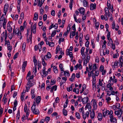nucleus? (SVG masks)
Returning a JSON list of instances; mask_svg holds the SVG:
<instances>
[{
  "label": "nucleus",
  "instance_id": "obj_1",
  "mask_svg": "<svg viewBox=\"0 0 123 123\" xmlns=\"http://www.w3.org/2000/svg\"><path fill=\"white\" fill-rule=\"evenodd\" d=\"M3 22V26L4 28L6 27V19L5 18V16L4 14H3L2 16L1 17L0 20V25H2Z\"/></svg>",
  "mask_w": 123,
  "mask_h": 123
},
{
  "label": "nucleus",
  "instance_id": "obj_2",
  "mask_svg": "<svg viewBox=\"0 0 123 123\" xmlns=\"http://www.w3.org/2000/svg\"><path fill=\"white\" fill-rule=\"evenodd\" d=\"M105 13L106 15H108V18L111 20V21H112L113 18L112 17V14L109 12L108 8L105 7Z\"/></svg>",
  "mask_w": 123,
  "mask_h": 123
},
{
  "label": "nucleus",
  "instance_id": "obj_3",
  "mask_svg": "<svg viewBox=\"0 0 123 123\" xmlns=\"http://www.w3.org/2000/svg\"><path fill=\"white\" fill-rule=\"evenodd\" d=\"M103 117H105L106 116L109 115L111 116L113 114V112L111 110L110 111L109 110L103 111Z\"/></svg>",
  "mask_w": 123,
  "mask_h": 123
},
{
  "label": "nucleus",
  "instance_id": "obj_4",
  "mask_svg": "<svg viewBox=\"0 0 123 123\" xmlns=\"http://www.w3.org/2000/svg\"><path fill=\"white\" fill-rule=\"evenodd\" d=\"M24 111L25 113H26V115L25 117V119H27L29 114L30 110H29V108H27V105L25 104L24 106Z\"/></svg>",
  "mask_w": 123,
  "mask_h": 123
},
{
  "label": "nucleus",
  "instance_id": "obj_5",
  "mask_svg": "<svg viewBox=\"0 0 123 123\" xmlns=\"http://www.w3.org/2000/svg\"><path fill=\"white\" fill-rule=\"evenodd\" d=\"M13 33V34L17 35L18 36H20V39H22V37L21 34V32L20 31H19L18 29H16L15 30H14Z\"/></svg>",
  "mask_w": 123,
  "mask_h": 123
},
{
  "label": "nucleus",
  "instance_id": "obj_6",
  "mask_svg": "<svg viewBox=\"0 0 123 123\" xmlns=\"http://www.w3.org/2000/svg\"><path fill=\"white\" fill-rule=\"evenodd\" d=\"M115 113L119 118H120L121 117L122 112L118 109L117 110L115 111Z\"/></svg>",
  "mask_w": 123,
  "mask_h": 123
},
{
  "label": "nucleus",
  "instance_id": "obj_7",
  "mask_svg": "<svg viewBox=\"0 0 123 123\" xmlns=\"http://www.w3.org/2000/svg\"><path fill=\"white\" fill-rule=\"evenodd\" d=\"M12 23L11 22H9L7 24V30L10 32H11L12 30V28L11 25H12Z\"/></svg>",
  "mask_w": 123,
  "mask_h": 123
},
{
  "label": "nucleus",
  "instance_id": "obj_8",
  "mask_svg": "<svg viewBox=\"0 0 123 123\" xmlns=\"http://www.w3.org/2000/svg\"><path fill=\"white\" fill-rule=\"evenodd\" d=\"M46 68L45 67H43L42 69V73L43 75H42V78L44 77V76H46L48 74V72L45 71Z\"/></svg>",
  "mask_w": 123,
  "mask_h": 123
},
{
  "label": "nucleus",
  "instance_id": "obj_9",
  "mask_svg": "<svg viewBox=\"0 0 123 123\" xmlns=\"http://www.w3.org/2000/svg\"><path fill=\"white\" fill-rule=\"evenodd\" d=\"M32 112L34 114L36 115L39 114V110L36 108H34L33 107L32 108H31Z\"/></svg>",
  "mask_w": 123,
  "mask_h": 123
},
{
  "label": "nucleus",
  "instance_id": "obj_10",
  "mask_svg": "<svg viewBox=\"0 0 123 123\" xmlns=\"http://www.w3.org/2000/svg\"><path fill=\"white\" fill-rule=\"evenodd\" d=\"M91 102H93V105L94 110H96L97 109V101L93 99L92 100Z\"/></svg>",
  "mask_w": 123,
  "mask_h": 123
},
{
  "label": "nucleus",
  "instance_id": "obj_11",
  "mask_svg": "<svg viewBox=\"0 0 123 123\" xmlns=\"http://www.w3.org/2000/svg\"><path fill=\"white\" fill-rule=\"evenodd\" d=\"M31 35H32V32L34 34H35L36 32V25L35 24H34L32 27L31 30Z\"/></svg>",
  "mask_w": 123,
  "mask_h": 123
},
{
  "label": "nucleus",
  "instance_id": "obj_12",
  "mask_svg": "<svg viewBox=\"0 0 123 123\" xmlns=\"http://www.w3.org/2000/svg\"><path fill=\"white\" fill-rule=\"evenodd\" d=\"M109 117L110 118V120L111 122H113L114 123H117V119L116 118L114 117L113 115H110Z\"/></svg>",
  "mask_w": 123,
  "mask_h": 123
},
{
  "label": "nucleus",
  "instance_id": "obj_13",
  "mask_svg": "<svg viewBox=\"0 0 123 123\" xmlns=\"http://www.w3.org/2000/svg\"><path fill=\"white\" fill-rule=\"evenodd\" d=\"M51 55L50 53L49 52H47V54L44 57V58L46 60L51 57Z\"/></svg>",
  "mask_w": 123,
  "mask_h": 123
},
{
  "label": "nucleus",
  "instance_id": "obj_14",
  "mask_svg": "<svg viewBox=\"0 0 123 123\" xmlns=\"http://www.w3.org/2000/svg\"><path fill=\"white\" fill-rule=\"evenodd\" d=\"M62 80L60 83V85L61 86L64 83H65L67 80V77H63L62 78Z\"/></svg>",
  "mask_w": 123,
  "mask_h": 123
},
{
  "label": "nucleus",
  "instance_id": "obj_15",
  "mask_svg": "<svg viewBox=\"0 0 123 123\" xmlns=\"http://www.w3.org/2000/svg\"><path fill=\"white\" fill-rule=\"evenodd\" d=\"M96 6V4L95 3H92L90 5V9L91 10H92L94 9H95Z\"/></svg>",
  "mask_w": 123,
  "mask_h": 123
},
{
  "label": "nucleus",
  "instance_id": "obj_16",
  "mask_svg": "<svg viewBox=\"0 0 123 123\" xmlns=\"http://www.w3.org/2000/svg\"><path fill=\"white\" fill-rule=\"evenodd\" d=\"M88 97H84L82 99V101L83 104H85L87 103L88 100Z\"/></svg>",
  "mask_w": 123,
  "mask_h": 123
},
{
  "label": "nucleus",
  "instance_id": "obj_17",
  "mask_svg": "<svg viewBox=\"0 0 123 123\" xmlns=\"http://www.w3.org/2000/svg\"><path fill=\"white\" fill-rule=\"evenodd\" d=\"M27 62L26 61H25L23 63L22 66V71L23 72L25 71V67L26 66Z\"/></svg>",
  "mask_w": 123,
  "mask_h": 123
},
{
  "label": "nucleus",
  "instance_id": "obj_18",
  "mask_svg": "<svg viewBox=\"0 0 123 123\" xmlns=\"http://www.w3.org/2000/svg\"><path fill=\"white\" fill-rule=\"evenodd\" d=\"M32 35H29L27 36V43H29L30 41L31 42V43H32L31 42V37Z\"/></svg>",
  "mask_w": 123,
  "mask_h": 123
},
{
  "label": "nucleus",
  "instance_id": "obj_19",
  "mask_svg": "<svg viewBox=\"0 0 123 123\" xmlns=\"http://www.w3.org/2000/svg\"><path fill=\"white\" fill-rule=\"evenodd\" d=\"M78 10L81 14L84 15L85 12V9L83 7L79 9Z\"/></svg>",
  "mask_w": 123,
  "mask_h": 123
},
{
  "label": "nucleus",
  "instance_id": "obj_20",
  "mask_svg": "<svg viewBox=\"0 0 123 123\" xmlns=\"http://www.w3.org/2000/svg\"><path fill=\"white\" fill-rule=\"evenodd\" d=\"M57 86L56 85H55L53 86L51 88L50 90V92H52L54 90V91H56L57 90Z\"/></svg>",
  "mask_w": 123,
  "mask_h": 123
},
{
  "label": "nucleus",
  "instance_id": "obj_21",
  "mask_svg": "<svg viewBox=\"0 0 123 123\" xmlns=\"http://www.w3.org/2000/svg\"><path fill=\"white\" fill-rule=\"evenodd\" d=\"M46 44L49 45V46L50 47H53L54 46L55 44L53 42H49L47 40H45Z\"/></svg>",
  "mask_w": 123,
  "mask_h": 123
},
{
  "label": "nucleus",
  "instance_id": "obj_22",
  "mask_svg": "<svg viewBox=\"0 0 123 123\" xmlns=\"http://www.w3.org/2000/svg\"><path fill=\"white\" fill-rule=\"evenodd\" d=\"M108 15H106L105 14V16L103 15H102L101 16V19L102 20H105V21L107 20L108 18L107 17Z\"/></svg>",
  "mask_w": 123,
  "mask_h": 123
},
{
  "label": "nucleus",
  "instance_id": "obj_23",
  "mask_svg": "<svg viewBox=\"0 0 123 123\" xmlns=\"http://www.w3.org/2000/svg\"><path fill=\"white\" fill-rule=\"evenodd\" d=\"M95 116V113L94 111H92L90 113V117L92 119H93Z\"/></svg>",
  "mask_w": 123,
  "mask_h": 123
},
{
  "label": "nucleus",
  "instance_id": "obj_24",
  "mask_svg": "<svg viewBox=\"0 0 123 123\" xmlns=\"http://www.w3.org/2000/svg\"><path fill=\"white\" fill-rule=\"evenodd\" d=\"M53 70L54 72L56 74H57L58 72V70L57 67L56 66H54L53 68Z\"/></svg>",
  "mask_w": 123,
  "mask_h": 123
},
{
  "label": "nucleus",
  "instance_id": "obj_25",
  "mask_svg": "<svg viewBox=\"0 0 123 123\" xmlns=\"http://www.w3.org/2000/svg\"><path fill=\"white\" fill-rule=\"evenodd\" d=\"M98 120L99 121H101L102 120L103 116L102 114L101 113H98Z\"/></svg>",
  "mask_w": 123,
  "mask_h": 123
},
{
  "label": "nucleus",
  "instance_id": "obj_26",
  "mask_svg": "<svg viewBox=\"0 0 123 123\" xmlns=\"http://www.w3.org/2000/svg\"><path fill=\"white\" fill-rule=\"evenodd\" d=\"M107 88H109L110 91H112L113 90V88L112 86V85L111 83H108L107 85Z\"/></svg>",
  "mask_w": 123,
  "mask_h": 123
},
{
  "label": "nucleus",
  "instance_id": "obj_27",
  "mask_svg": "<svg viewBox=\"0 0 123 123\" xmlns=\"http://www.w3.org/2000/svg\"><path fill=\"white\" fill-rule=\"evenodd\" d=\"M62 50V49L61 48H60V47L59 45H58L56 48V54H57L58 52L59 51H61Z\"/></svg>",
  "mask_w": 123,
  "mask_h": 123
},
{
  "label": "nucleus",
  "instance_id": "obj_28",
  "mask_svg": "<svg viewBox=\"0 0 123 123\" xmlns=\"http://www.w3.org/2000/svg\"><path fill=\"white\" fill-rule=\"evenodd\" d=\"M25 91H24V90H23V92L22 93L21 95V100L22 101H24V96L25 95Z\"/></svg>",
  "mask_w": 123,
  "mask_h": 123
},
{
  "label": "nucleus",
  "instance_id": "obj_29",
  "mask_svg": "<svg viewBox=\"0 0 123 123\" xmlns=\"http://www.w3.org/2000/svg\"><path fill=\"white\" fill-rule=\"evenodd\" d=\"M75 77V74L74 73H73L72 74L71 78L69 79V80L71 81H73L74 80Z\"/></svg>",
  "mask_w": 123,
  "mask_h": 123
},
{
  "label": "nucleus",
  "instance_id": "obj_30",
  "mask_svg": "<svg viewBox=\"0 0 123 123\" xmlns=\"http://www.w3.org/2000/svg\"><path fill=\"white\" fill-rule=\"evenodd\" d=\"M6 96L5 95H4L2 101L3 102L4 104H6L7 102V98H6Z\"/></svg>",
  "mask_w": 123,
  "mask_h": 123
},
{
  "label": "nucleus",
  "instance_id": "obj_31",
  "mask_svg": "<svg viewBox=\"0 0 123 123\" xmlns=\"http://www.w3.org/2000/svg\"><path fill=\"white\" fill-rule=\"evenodd\" d=\"M38 13L37 12H35L34 14V20H36L38 19Z\"/></svg>",
  "mask_w": 123,
  "mask_h": 123
},
{
  "label": "nucleus",
  "instance_id": "obj_32",
  "mask_svg": "<svg viewBox=\"0 0 123 123\" xmlns=\"http://www.w3.org/2000/svg\"><path fill=\"white\" fill-rule=\"evenodd\" d=\"M103 82H104L103 79H102L101 80L99 79L98 82V84L100 86H102L103 85Z\"/></svg>",
  "mask_w": 123,
  "mask_h": 123
},
{
  "label": "nucleus",
  "instance_id": "obj_33",
  "mask_svg": "<svg viewBox=\"0 0 123 123\" xmlns=\"http://www.w3.org/2000/svg\"><path fill=\"white\" fill-rule=\"evenodd\" d=\"M67 55H69L71 59V61H72L73 59V54L71 52H68V53Z\"/></svg>",
  "mask_w": 123,
  "mask_h": 123
},
{
  "label": "nucleus",
  "instance_id": "obj_34",
  "mask_svg": "<svg viewBox=\"0 0 123 123\" xmlns=\"http://www.w3.org/2000/svg\"><path fill=\"white\" fill-rule=\"evenodd\" d=\"M73 2V0H70L69 2V7L71 10L72 9V4Z\"/></svg>",
  "mask_w": 123,
  "mask_h": 123
},
{
  "label": "nucleus",
  "instance_id": "obj_35",
  "mask_svg": "<svg viewBox=\"0 0 123 123\" xmlns=\"http://www.w3.org/2000/svg\"><path fill=\"white\" fill-rule=\"evenodd\" d=\"M83 6L84 7H86L88 5V2L86 0H84L83 2Z\"/></svg>",
  "mask_w": 123,
  "mask_h": 123
},
{
  "label": "nucleus",
  "instance_id": "obj_36",
  "mask_svg": "<svg viewBox=\"0 0 123 123\" xmlns=\"http://www.w3.org/2000/svg\"><path fill=\"white\" fill-rule=\"evenodd\" d=\"M86 88V85L85 84L83 85L82 87V89L80 93H82Z\"/></svg>",
  "mask_w": 123,
  "mask_h": 123
},
{
  "label": "nucleus",
  "instance_id": "obj_37",
  "mask_svg": "<svg viewBox=\"0 0 123 123\" xmlns=\"http://www.w3.org/2000/svg\"><path fill=\"white\" fill-rule=\"evenodd\" d=\"M64 74L65 76L66 77L67 76L68 77L70 75L69 72L67 71H65L64 72Z\"/></svg>",
  "mask_w": 123,
  "mask_h": 123
},
{
  "label": "nucleus",
  "instance_id": "obj_38",
  "mask_svg": "<svg viewBox=\"0 0 123 123\" xmlns=\"http://www.w3.org/2000/svg\"><path fill=\"white\" fill-rule=\"evenodd\" d=\"M26 47V43H23L22 44V49L23 52L25 51V48Z\"/></svg>",
  "mask_w": 123,
  "mask_h": 123
},
{
  "label": "nucleus",
  "instance_id": "obj_39",
  "mask_svg": "<svg viewBox=\"0 0 123 123\" xmlns=\"http://www.w3.org/2000/svg\"><path fill=\"white\" fill-rule=\"evenodd\" d=\"M41 98L40 96H38L36 98V102L37 104H39L41 100Z\"/></svg>",
  "mask_w": 123,
  "mask_h": 123
},
{
  "label": "nucleus",
  "instance_id": "obj_40",
  "mask_svg": "<svg viewBox=\"0 0 123 123\" xmlns=\"http://www.w3.org/2000/svg\"><path fill=\"white\" fill-rule=\"evenodd\" d=\"M42 63L44 66L43 67H45L47 65V64L45 62L44 59L42 58Z\"/></svg>",
  "mask_w": 123,
  "mask_h": 123
},
{
  "label": "nucleus",
  "instance_id": "obj_41",
  "mask_svg": "<svg viewBox=\"0 0 123 123\" xmlns=\"http://www.w3.org/2000/svg\"><path fill=\"white\" fill-rule=\"evenodd\" d=\"M4 32H3L1 35V36L0 37L1 41V42H3V38L4 37Z\"/></svg>",
  "mask_w": 123,
  "mask_h": 123
},
{
  "label": "nucleus",
  "instance_id": "obj_42",
  "mask_svg": "<svg viewBox=\"0 0 123 123\" xmlns=\"http://www.w3.org/2000/svg\"><path fill=\"white\" fill-rule=\"evenodd\" d=\"M20 111L19 110H18V111L17 113V119H18V120H19V119L20 118Z\"/></svg>",
  "mask_w": 123,
  "mask_h": 123
},
{
  "label": "nucleus",
  "instance_id": "obj_43",
  "mask_svg": "<svg viewBox=\"0 0 123 123\" xmlns=\"http://www.w3.org/2000/svg\"><path fill=\"white\" fill-rule=\"evenodd\" d=\"M86 71H88V76L89 77H91L92 76V74L88 70V68L87 67H86Z\"/></svg>",
  "mask_w": 123,
  "mask_h": 123
},
{
  "label": "nucleus",
  "instance_id": "obj_44",
  "mask_svg": "<svg viewBox=\"0 0 123 123\" xmlns=\"http://www.w3.org/2000/svg\"><path fill=\"white\" fill-rule=\"evenodd\" d=\"M37 66H35L33 68V72H34L35 74H36L37 72Z\"/></svg>",
  "mask_w": 123,
  "mask_h": 123
},
{
  "label": "nucleus",
  "instance_id": "obj_45",
  "mask_svg": "<svg viewBox=\"0 0 123 123\" xmlns=\"http://www.w3.org/2000/svg\"><path fill=\"white\" fill-rule=\"evenodd\" d=\"M113 43V41L111 38H110L108 42V45H110V44H112Z\"/></svg>",
  "mask_w": 123,
  "mask_h": 123
},
{
  "label": "nucleus",
  "instance_id": "obj_46",
  "mask_svg": "<svg viewBox=\"0 0 123 123\" xmlns=\"http://www.w3.org/2000/svg\"><path fill=\"white\" fill-rule=\"evenodd\" d=\"M86 108H88L89 111L90 110V108L91 110V106L90 103H87L86 104Z\"/></svg>",
  "mask_w": 123,
  "mask_h": 123
},
{
  "label": "nucleus",
  "instance_id": "obj_47",
  "mask_svg": "<svg viewBox=\"0 0 123 123\" xmlns=\"http://www.w3.org/2000/svg\"><path fill=\"white\" fill-rule=\"evenodd\" d=\"M64 116H66L67 114V111L65 109H63L62 110Z\"/></svg>",
  "mask_w": 123,
  "mask_h": 123
},
{
  "label": "nucleus",
  "instance_id": "obj_48",
  "mask_svg": "<svg viewBox=\"0 0 123 123\" xmlns=\"http://www.w3.org/2000/svg\"><path fill=\"white\" fill-rule=\"evenodd\" d=\"M79 90L78 89L74 88L73 90V92H75L76 93H79Z\"/></svg>",
  "mask_w": 123,
  "mask_h": 123
},
{
  "label": "nucleus",
  "instance_id": "obj_49",
  "mask_svg": "<svg viewBox=\"0 0 123 123\" xmlns=\"http://www.w3.org/2000/svg\"><path fill=\"white\" fill-rule=\"evenodd\" d=\"M82 117L85 120L86 118V114H84V111H83L82 112Z\"/></svg>",
  "mask_w": 123,
  "mask_h": 123
},
{
  "label": "nucleus",
  "instance_id": "obj_50",
  "mask_svg": "<svg viewBox=\"0 0 123 123\" xmlns=\"http://www.w3.org/2000/svg\"><path fill=\"white\" fill-rule=\"evenodd\" d=\"M75 116L78 119H80V117L79 114L77 112H76L75 113Z\"/></svg>",
  "mask_w": 123,
  "mask_h": 123
},
{
  "label": "nucleus",
  "instance_id": "obj_51",
  "mask_svg": "<svg viewBox=\"0 0 123 123\" xmlns=\"http://www.w3.org/2000/svg\"><path fill=\"white\" fill-rule=\"evenodd\" d=\"M55 81L53 79H52L51 81L50 84L51 85H53L55 83Z\"/></svg>",
  "mask_w": 123,
  "mask_h": 123
},
{
  "label": "nucleus",
  "instance_id": "obj_52",
  "mask_svg": "<svg viewBox=\"0 0 123 123\" xmlns=\"http://www.w3.org/2000/svg\"><path fill=\"white\" fill-rule=\"evenodd\" d=\"M72 85L70 87L67 88V90L68 92L72 91Z\"/></svg>",
  "mask_w": 123,
  "mask_h": 123
},
{
  "label": "nucleus",
  "instance_id": "obj_53",
  "mask_svg": "<svg viewBox=\"0 0 123 123\" xmlns=\"http://www.w3.org/2000/svg\"><path fill=\"white\" fill-rule=\"evenodd\" d=\"M119 56V54L118 53H117L113 55V57L114 58H117Z\"/></svg>",
  "mask_w": 123,
  "mask_h": 123
},
{
  "label": "nucleus",
  "instance_id": "obj_54",
  "mask_svg": "<svg viewBox=\"0 0 123 123\" xmlns=\"http://www.w3.org/2000/svg\"><path fill=\"white\" fill-rule=\"evenodd\" d=\"M30 86H26V90L25 91L24 90V91H25L26 92H28L30 88Z\"/></svg>",
  "mask_w": 123,
  "mask_h": 123
},
{
  "label": "nucleus",
  "instance_id": "obj_55",
  "mask_svg": "<svg viewBox=\"0 0 123 123\" xmlns=\"http://www.w3.org/2000/svg\"><path fill=\"white\" fill-rule=\"evenodd\" d=\"M59 67L61 70H64L63 65L61 63L59 65Z\"/></svg>",
  "mask_w": 123,
  "mask_h": 123
},
{
  "label": "nucleus",
  "instance_id": "obj_56",
  "mask_svg": "<svg viewBox=\"0 0 123 123\" xmlns=\"http://www.w3.org/2000/svg\"><path fill=\"white\" fill-rule=\"evenodd\" d=\"M46 34L45 32H43V38H44L46 39V40H47V38L46 37Z\"/></svg>",
  "mask_w": 123,
  "mask_h": 123
},
{
  "label": "nucleus",
  "instance_id": "obj_57",
  "mask_svg": "<svg viewBox=\"0 0 123 123\" xmlns=\"http://www.w3.org/2000/svg\"><path fill=\"white\" fill-rule=\"evenodd\" d=\"M112 108L113 109H114V110H118V109L119 108L118 107V106H116L115 105H113L112 106Z\"/></svg>",
  "mask_w": 123,
  "mask_h": 123
},
{
  "label": "nucleus",
  "instance_id": "obj_58",
  "mask_svg": "<svg viewBox=\"0 0 123 123\" xmlns=\"http://www.w3.org/2000/svg\"><path fill=\"white\" fill-rule=\"evenodd\" d=\"M65 71H64V70H61V72L60 75V77H62V76H64V72Z\"/></svg>",
  "mask_w": 123,
  "mask_h": 123
},
{
  "label": "nucleus",
  "instance_id": "obj_59",
  "mask_svg": "<svg viewBox=\"0 0 123 123\" xmlns=\"http://www.w3.org/2000/svg\"><path fill=\"white\" fill-rule=\"evenodd\" d=\"M56 31L54 30L51 33V37H53L56 34Z\"/></svg>",
  "mask_w": 123,
  "mask_h": 123
},
{
  "label": "nucleus",
  "instance_id": "obj_60",
  "mask_svg": "<svg viewBox=\"0 0 123 123\" xmlns=\"http://www.w3.org/2000/svg\"><path fill=\"white\" fill-rule=\"evenodd\" d=\"M105 99L106 100L107 102H109V101L111 100V98L110 97L106 96V97Z\"/></svg>",
  "mask_w": 123,
  "mask_h": 123
},
{
  "label": "nucleus",
  "instance_id": "obj_61",
  "mask_svg": "<svg viewBox=\"0 0 123 123\" xmlns=\"http://www.w3.org/2000/svg\"><path fill=\"white\" fill-rule=\"evenodd\" d=\"M40 12L41 15H43L44 12V10L42 7L40 8Z\"/></svg>",
  "mask_w": 123,
  "mask_h": 123
},
{
  "label": "nucleus",
  "instance_id": "obj_62",
  "mask_svg": "<svg viewBox=\"0 0 123 123\" xmlns=\"http://www.w3.org/2000/svg\"><path fill=\"white\" fill-rule=\"evenodd\" d=\"M64 40V38H59V44H60L61 42H63Z\"/></svg>",
  "mask_w": 123,
  "mask_h": 123
},
{
  "label": "nucleus",
  "instance_id": "obj_63",
  "mask_svg": "<svg viewBox=\"0 0 123 123\" xmlns=\"http://www.w3.org/2000/svg\"><path fill=\"white\" fill-rule=\"evenodd\" d=\"M47 18V16L46 14L44 15L43 16V19L44 21H46Z\"/></svg>",
  "mask_w": 123,
  "mask_h": 123
},
{
  "label": "nucleus",
  "instance_id": "obj_64",
  "mask_svg": "<svg viewBox=\"0 0 123 123\" xmlns=\"http://www.w3.org/2000/svg\"><path fill=\"white\" fill-rule=\"evenodd\" d=\"M104 67L103 65H101L100 66L99 68V70L100 72L103 71L104 70Z\"/></svg>",
  "mask_w": 123,
  "mask_h": 123
}]
</instances>
